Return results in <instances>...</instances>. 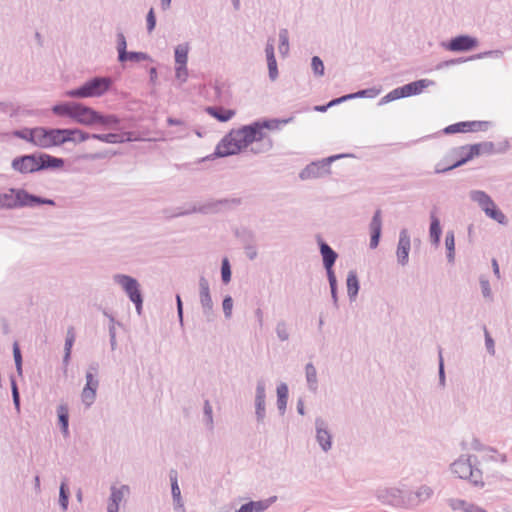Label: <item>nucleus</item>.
Instances as JSON below:
<instances>
[{"mask_svg":"<svg viewBox=\"0 0 512 512\" xmlns=\"http://www.w3.org/2000/svg\"><path fill=\"white\" fill-rule=\"evenodd\" d=\"M116 50H117V57L123 56L124 53L127 51V40L124 35V33L121 30H117L116 33Z\"/></svg>","mask_w":512,"mask_h":512,"instance_id":"4d7b16f0","label":"nucleus"},{"mask_svg":"<svg viewBox=\"0 0 512 512\" xmlns=\"http://www.w3.org/2000/svg\"><path fill=\"white\" fill-rule=\"evenodd\" d=\"M370 243L371 249H376L379 245L381 234H382V219L381 210L377 209L371 219L370 225Z\"/></svg>","mask_w":512,"mask_h":512,"instance_id":"393cba45","label":"nucleus"},{"mask_svg":"<svg viewBox=\"0 0 512 512\" xmlns=\"http://www.w3.org/2000/svg\"><path fill=\"white\" fill-rule=\"evenodd\" d=\"M492 126L490 121H460L454 124H450L443 129V133L451 135L455 133H469L487 131Z\"/></svg>","mask_w":512,"mask_h":512,"instance_id":"9b49d317","label":"nucleus"},{"mask_svg":"<svg viewBox=\"0 0 512 512\" xmlns=\"http://www.w3.org/2000/svg\"><path fill=\"white\" fill-rule=\"evenodd\" d=\"M277 501V496H271L267 499H262L258 501H249L244 503L248 506V509L251 512H263L267 510L272 504H274Z\"/></svg>","mask_w":512,"mask_h":512,"instance_id":"a19ab883","label":"nucleus"},{"mask_svg":"<svg viewBox=\"0 0 512 512\" xmlns=\"http://www.w3.org/2000/svg\"><path fill=\"white\" fill-rule=\"evenodd\" d=\"M70 489L67 479L61 481L59 486V505L63 511H67L69 506Z\"/></svg>","mask_w":512,"mask_h":512,"instance_id":"c03bdc74","label":"nucleus"},{"mask_svg":"<svg viewBox=\"0 0 512 512\" xmlns=\"http://www.w3.org/2000/svg\"><path fill=\"white\" fill-rule=\"evenodd\" d=\"M113 84L110 76H94L80 86L67 90L65 95L72 99L99 98L110 91Z\"/></svg>","mask_w":512,"mask_h":512,"instance_id":"20e7f679","label":"nucleus"},{"mask_svg":"<svg viewBox=\"0 0 512 512\" xmlns=\"http://www.w3.org/2000/svg\"><path fill=\"white\" fill-rule=\"evenodd\" d=\"M65 165V159L45 152L36 151L12 159L11 168L21 174H34L46 170H58Z\"/></svg>","mask_w":512,"mask_h":512,"instance_id":"f257e3e1","label":"nucleus"},{"mask_svg":"<svg viewBox=\"0 0 512 512\" xmlns=\"http://www.w3.org/2000/svg\"><path fill=\"white\" fill-rule=\"evenodd\" d=\"M265 55L268 67V75L271 81H275L279 76L277 60L275 57L274 40L268 39L265 46Z\"/></svg>","mask_w":512,"mask_h":512,"instance_id":"a878e982","label":"nucleus"},{"mask_svg":"<svg viewBox=\"0 0 512 512\" xmlns=\"http://www.w3.org/2000/svg\"><path fill=\"white\" fill-rule=\"evenodd\" d=\"M469 196L473 202L479 205L483 212L487 211L495 203L491 196L482 190H472Z\"/></svg>","mask_w":512,"mask_h":512,"instance_id":"72a5a7b5","label":"nucleus"},{"mask_svg":"<svg viewBox=\"0 0 512 512\" xmlns=\"http://www.w3.org/2000/svg\"><path fill=\"white\" fill-rule=\"evenodd\" d=\"M351 156L350 154H336L331 155L329 157L323 158L321 160H317L311 162L306 165L299 173V178L301 180H309L323 177L324 175L330 174V165L340 158Z\"/></svg>","mask_w":512,"mask_h":512,"instance_id":"0eeeda50","label":"nucleus"},{"mask_svg":"<svg viewBox=\"0 0 512 512\" xmlns=\"http://www.w3.org/2000/svg\"><path fill=\"white\" fill-rule=\"evenodd\" d=\"M97 110L81 102H76L72 121L87 127L96 125Z\"/></svg>","mask_w":512,"mask_h":512,"instance_id":"4468645a","label":"nucleus"},{"mask_svg":"<svg viewBox=\"0 0 512 512\" xmlns=\"http://www.w3.org/2000/svg\"><path fill=\"white\" fill-rule=\"evenodd\" d=\"M35 134H36V127H34V128L25 127L22 129L14 130L12 132V135L14 137H16L18 139L25 140V141L31 143L32 145H34Z\"/></svg>","mask_w":512,"mask_h":512,"instance_id":"09e8293b","label":"nucleus"},{"mask_svg":"<svg viewBox=\"0 0 512 512\" xmlns=\"http://www.w3.org/2000/svg\"><path fill=\"white\" fill-rule=\"evenodd\" d=\"M199 303L202 315L206 323H212L217 319V313L211 296L210 284L205 276L201 275L198 280Z\"/></svg>","mask_w":512,"mask_h":512,"instance_id":"6e6552de","label":"nucleus"},{"mask_svg":"<svg viewBox=\"0 0 512 512\" xmlns=\"http://www.w3.org/2000/svg\"><path fill=\"white\" fill-rule=\"evenodd\" d=\"M346 286H347V295L350 302L356 300L359 290H360V282L355 270H350L347 274L346 278Z\"/></svg>","mask_w":512,"mask_h":512,"instance_id":"2f4dec72","label":"nucleus"},{"mask_svg":"<svg viewBox=\"0 0 512 512\" xmlns=\"http://www.w3.org/2000/svg\"><path fill=\"white\" fill-rule=\"evenodd\" d=\"M381 92V88L370 87L366 89L358 90L357 92L349 93L352 99L356 98H369L373 99L377 97Z\"/></svg>","mask_w":512,"mask_h":512,"instance_id":"864d4df0","label":"nucleus"},{"mask_svg":"<svg viewBox=\"0 0 512 512\" xmlns=\"http://www.w3.org/2000/svg\"><path fill=\"white\" fill-rule=\"evenodd\" d=\"M476 462L477 457L474 455H469L467 457L461 456L451 464V470L460 479L467 480L469 475H471V471Z\"/></svg>","mask_w":512,"mask_h":512,"instance_id":"f3484780","label":"nucleus"},{"mask_svg":"<svg viewBox=\"0 0 512 512\" xmlns=\"http://www.w3.org/2000/svg\"><path fill=\"white\" fill-rule=\"evenodd\" d=\"M12 350H13V358H14V362H15L16 371H17V374L21 377L23 375V358H22V353H21V349H20L18 342L13 343Z\"/></svg>","mask_w":512,"mask_h":512,"instance_id":"5fc2aeb1","label":"nucleus"},{"mask_svg":"<svg viewBox=\"0 0 512 512\" xmlns=\"http://www.w3.org/2000/svg\"><path fill=\"white\" fill-rule=\"evenodd\" d=\"M124 490L129 491V487L127 485H122L120 488H117L116 486H111V493L107 504V511L119 512V505L123 500Z\"/></svg>","mask_w":512,"mask_h":512,"instance_id":"c756f323","label":"nucleus"},{"mask_svg":"<svg viewBox=\"0 0 512 512\" xmlns=\"http://www.w3.org/2000/svg\"><path fill=\"white\" fill-rule=\"evenodd\" d=\"M243 150L245 149L242 146L240 138L236 136L235 129H232L218 142L214 152L202 158V161L237 155Z\"/></svg>","mask_w":512,"mask_h":512,"instance_id":"39448f33","label":"nucleus"},{"mask_svg":"<svg viewBox=\"0 0 512 512\" xmlns=\"http://www.w3.org/2000/svg\"><path fill=\"white\" fill-rule=\"evenodd\" d=\"M75 339H76V334H75V331H74V327L70 326L67 329V333H66L65 344H64V351H71L72 352V348H73V345L75 343Z\"/></svg>","mask_w":512,"mask_h":512,"instance_id":"774afa93","label":"nucleus"},{"mask_svg":"<svg viewBox=\"0 0 512 512\" xmlns=\"http://www.w3.org/2000/svg\"><path fill=\"white\" fill-rule=\"evenodd\" d=\"M311 69L316 77H322L324 75V62L319 56H313L311 58Z\"/></svg>","mask_w":512,"mask_h":512,"instance_id":"13d9d810","label":"nucleus"},{"mask_svg":"<svg viewBox=\"0 0 512 512\" xmlns=\"http://www.w3.org/2000/svg\"><path fill=\"white\" fill-rule=\"evenodd\" d=\"M34 146L42 149L57 147L54 128L36 127Z\"/></svg>","mask_w":512,"mask_h":512,"instance_id":"aec40b11","label":"nucleus"},{"mask_svg":"<svg viewBox=\"0 0 512 512\" xmlns=\"http://www.w3.org/2000/svg\"><path fill=\"white\" fill-rule=\"evenodd\" d=\"M293 117L289 118H261L257 119L263 131L280 130L282 126L293 121Z\"/></svg>","mask_w":512,"mask_h":512,"instance_id":"c9c22d12","label":"nucleus"},{"mask_svg":"<svg viewBox=\"0 0 512 512\" xmlns=\"http://www.w3.org/2000/svg\"><path fill=\"white\" fill-rule=\"evenodd\" d=\"M435 85V82L430 79H419L402 85L406 97L416 96L421 94L424 89Z\"/></svg>","mask_w":512,"mask_h":512,"instance_id":"cd10ccee","label":"nucleus"},{"mask_svg":"<svg viewBox=\"0 0 512 512\" xmlns=\"http://www.w3.org/2000/svg\"><path fill=\"white\" fill-rule=\"evenodd\" d=\"M316 240L327 277L336 276L334 271V265L338 258L337 252L334 249H332L331 246L325 240H323V238L320 235L316 236Z\"/></svg>","mask_w":512,"mask_h":512,"instance_id":"f8f14e48","label":"nucleus"},{"mask_svg":"<svg viewBox=\"0 0 512 512\" xmlns=\"http://www.w3.org/2000/svg\"><path fill=\"white\" fill-rule=\"evenodd\" d=\"M446 257L449 263L455 260V236L452 230L446 232L445 236Z\"/></svg>","mask_w":512,"mask_h":512,"instance_id":"49530a36","label":"nucleus"},{"mask_svg":"<svg viewBox=\"0 0 512 512\" xmlns=\"http://www.w3.org/2000/svg\"><path fill=\"white\" fill-rule=\"evenodd\" d=\"M85 379L86 384L82 390L81 398L84 405L86 407H90L96 399L99 380L96 377L92 376L91 373H86Z\"/></svg>","mask_w":512,"mask_h":512,"instance_id":"4be33fe9","label":"nucleus"},{"mask_svg":"<svg viewBox=\"0 0 512 512\" xmlns=\"http://www.w3.org/2000/svg\"><path fill=\"white\" fill-rule=\"evenodd\" d=\"M232 271L229 259L227 257L222 259L221 262V280L224 284H228L231 281Z\"/></svg>","mask_w":512,"mask_h":512,"instance_id":"bf43d9fd","label":"nucleus"},{"mask_svg":"<svg viewBox=\"0 0 512 512\" xmlns=\"http://www.w3.org/2000/svg\"><path fill=\"white\" fill-rule=\"evenodd\" d=\"M255 417L258 424L266 418V383L264 379L257 380L255 389Z\"/></svg>","mask_w":512,"mask_h":512,"instance_id":"dca6fc26","label":"nucleus"},{"mask_svg":"<svg viewBox=\"0 0 512 512\" xmlns=\"http://www.w3.org/2000/svg\"><path fill=\"white\" fill-rule=\"evenodd\" d=\"M442 235V227L440 223V219L436 216L435 212L432 211L430 213V227H429V236L431 243L435 246L440 244Z\"/></svg>","mask_w":512,"mask_h":512,"instance_id":"473e14b6","label":"nucleus"},{"mask_svg":"<svg viewBox=\"0 0 512 512\" xmlns=\"http://www.w3.org/2000/svg\"><path fill=\"white\" fill-rule=\"evenodd\" d=\"M19 106H15L12 102H0V111L9 113L10 117H15L19 114Z\"/></svg>","mask_w":512,"mask_h":512,"instance_id":"69168bd1","label":"nucleus"},{"mask_svg":"<svg viewBox=\"0 0 512 512\" xmlns=\"http://www.w3.org/2000/svg\"><path fill=\"white\" fill-rule=\"evenodd\" d=\"M411 249V239L409 232L403 228L399 232V240L397 244L396 256L397 262L401 266L407 265L409 261V252Z\"/></svg>","mask_w":512,"mask_h":512,"instance_id":"a211bd4d","label":"nucleus"},{"mask_svg":"<svg viewBox=\"0 0 512 512\" xmlns=\"http://www.w3.org/2000/svg\"><path fill=\"white\" fill-rule=\"evenodd\" d=\"M189 47L187 44H179L174 49V58L176 65H187Z\"/></svg>","mask_w":512,"mask_h":512,"instance_id":"de8ad7c7","label":"nucleus"},{"mask_svg":"<svg viewBox=\"0 0 512 512\" xmlns=\"http://www.w3.org/2000/svg\"><path fill=\"white\" fill-rule=\"evenodd\" d=\"M113 281L122 287L130 301L142 296L140 284L136 278L126 274H115Z\"/></svg>","mask_w":512,"mask_h":512,"instance_id":"2eb2a0df","label":"nucleus"},{"mask_svg":"<svg viewBox=\"0 0 512 512\" xmlns=\"http://www.w3.org/2000/svg\"><path fill=\"white\" fill-rule=\"evenodd\" d=\"M54 130L57 147L68 142L78 144L85 141L80 140L81 134H85V131L79 128H54Z\"/></svg>","mask_w":512,"mask_h":512,"instance_id":"6ab92c4d","label":"nucleus"},{"mask_svg":"<svg viewBox=\"0 0 512 512\" xmlns=\"http://www.w3.org/2000/svg\"><path fill=\"white\" fill-rule=\"evenodd\" d=\"M467 480H469V482L475 487H484V482L482 480V471L476 468L475 465L473 466L471 475H469Z\"/></svg>","mask_w":512,"mask_h":512,"instance_id":"052dcab7","label":"nucleus"},{"mask_svg":"<svg viewBox=\"0 0 512 512\" xmlns=\"http://www.w3.org/2000/svg\"><path fill=\"white\" fill-rule=\"evenodd\" d=\"M275 331H276L277 337L280 341L284 342L289 339V333H288L287 324L285 321H283V320L278 321Z\"/></svg>","mask_w":512,"mask_h":512,"instance_id":"e2e57ef3","label":"nucleus"},{"mask_svg":"<svg viewBox=\"0 0 512 512\" xmlns=\"http://www.w3.org/2000/svg\"><path fill=\"white\" fill-rule=\"evenodd\" d=\"M222 309L226 319H230L232 317L233 311V298L231 295H225L222 300Z\"/></svg>","mask_w":512,"mask_h":512,"instance_id":"0e129e2a","label":"nucleus"},{"mask_svg":"<svg viewBox=\"0 0 512 512\" xmlns=\"http://www.w3.org/2000/svg\"><path fill=\"white\" fill-rule=\"evenodd\" d=\"M432 495L433 489L427 485L420 486L415 492L408 491L406 492V508L416 507L430 499Z\"/></svg>","mask_w":512,"mask_h":512,"instance_id":"5701e85b","label":"nucleus"},{"mask_svg":"<svg viewBox=\"0 0 512 512\" xmlns=\"http://www.w3.org/2000/svg\"><path fill=\"white\" fill-rule=\"evenodd\" d=\"M479 44L476 37L469 34H459L448 41L441 43V46L451 52H469L474 50Z\"/></svg>","mask_w":512,"mask_h":512,"instance_id":"9d476101","label":"nucleus"},{"mask_svg":"<svg viewBox=\"0 0 512 512\" xmlns=\"http://www.w3.org/2000/svg\"><path fill=\"white\" fill-rule=\"evenodd\" d=\"M234 236L241 242L243 247L256 243L255 232L245 226L237 227L233 230Z\"/></svg>","mask_w":512,"mask_h":512,"instance_id":"f704fd0d","label":"nucleus"},{"mask_svg":"<svg viewBox=\"0 0 512 512\" xmlns=\"http://www.w3.org/2000/svg\"><path fill=\"white\" fill-rule=\"evenodd\" d=\"M279 53L285 57L289 52V32L286 28H281L279 30Z\"/></svg>","mask_w":512,"mask_h":512,"instance_id":"3c124183","label":"nucleus"},{"mask_svg":"<svg viewBox=\"0 0 512 512\" xmlns=\"http://www.w3.org/2000/svg\"><path fill=\"white\" fill-rule=\"evenodd\" d=\"M121 124V120L114 114H103L97 112L96 125H101L105 128H118Z\"/></svg>","mask_w":512,"mask_h":512,"instance_id":"ea45409f","label":"nucleus"},{"mask_svg":"<svg viewBox=\"0 0 512 512\" xmlns=\"http://www.w3.org/2000/svg\"><path fill=\"white\" fill-rule=\"evenodd\" d=\"M214 92V100L217 102H225L229 98V90L224 82L216 81L212 86Z\"/></svg>","mask_w":512,"mask_h":512,"instance_id":"37998d69","label":"nucleus"},{"mask_svg":"<svg viewBox=\"0 0 512 512\" xmlns=\"http://www.w3.org/2000/svg\"><path fill=\"white\" fill-rule=\"evenodd\" d=\"M156 23H157V19H156L155 10L153 7H151L148 10L147 15H146V28H147L148 33H151L154 31V29L156 27Z\"/></svg>","mask_w":512,"mask_h":512,"instance_id":"338daca9","label":"nucleus"},{"mask_svg":"<svg viewBox=\"0 0 512 512\" xmlns=\"http://www.w3.org/2000/svg\"><path fill=\"white\" fill-rule=\"evenodd\" d=\"M10 385H11V393H12V401L15 410L17 413H20L21 411V398H20V392L17 385V381L14 375L10 376Z\"/></svg>","mask_w":512,"mask_h":512,"instance_id":"603ef678","label":"nucleus"},{"mask_svg":"<svg viewBox=\"0 0 512 512\" xmlns=\"http://www.w3.org/2000/svg\"><path fill=\"white\" fill-rule=\"evenodd\" d=\"M240 204L241 198H223L218 200H211L199 206L193 205L190 209L187 210L178 209L172 216L180 217L192 213L214 214L220 212L222 208H226L231 205L238 206Z\"/></svg>","mask_w":512,"mask_h":512,"instance_id":"423d86ee","label":"nucleus"},{"mask_svg":"<svg viewBox=\"0 0 512 512\" xmlns=\"http://www.w3.org/2000/svg\"><path fill=\"white\" fill-rule=\"evenodd\" d=\"M305 375L310 391L315 392L318 388L317 371L313 363L309 362L305 366Z\"/></svg>","mask_w":512,"mask_h":512,"instance_id":"79ce46f5","label":"nucleus"},{"mask_svg":"<svg viewBox=\"0 0 512 512\" xmlns=\"http://www.w3.org/2000/svg\"><path fill=\"white\" fill-rule=\"evenodd\" d=\"M277 394V409L280 415H284L287 408L289 389L288 385L284 382L280 383L276 388Z\"/></svg>","mask_w":512,"mask_h":512,"instance_id":"4c0bfd02","label":"nucleus"},{"mask_svg":"<svg viewBox=\"0 0 512 512\" xmlns=\"http://www.w3.org/2000/svg\"><path fill=\"white\" fill-rule=\"evenodd\" d=\"M57 413V424L64 438L70 436L69 431V407L67 404L62 403L58 405L56 409Z\"/></svg>","mask_w":512,"mask_h":512,"instance_id":"c85d7f7f","label":"nucleus"},{"mask_svg":"<svg viewBox=\"0 0 512 512\" xmlns=\"http://www.w3.org/2000/svg\"><path fill=\"white\" fill-rule=\"evenodd\" d=\"M402 98H406V96L404 94L403 87L400 86V87H397V88L391 90L385 96H383L379 100L378 105L382 106V105H385L387 103H390L392 101H395V100H398V99H402Z\"/></svg>","mask_w":512,"mask_h":512,"instance_id":"8fccbe9b","label":"nucleus"},{"mask_svg":"<svg viewBox=\"0 0 512 512\" xmlns=\"http://www.w3.org/2000/svg\"><path fill=\"white\" fill-rule=\"evenodd\" d=\"M89 139H94V140H98V141H101L104 143H110V144H118V143H123L126 141L125 135L122 133L111 132V133L100 134V133H88L85 131V134H81L80 140L87 141Z\"/></svg>","mask_w":512,"mask_h":512,"instance_id":"bb28decb","label":"nucleus"},{"mask_svg":"<svg viewBox=\"0 0 512 512\" xmlns=\"http://www.w3.org/2000/svg\"><path fill=\"white\" fill-rule=\"evenodd\" d=\"M328 279V282H329V286H330V293H331V298H332V302H333V306L338 309L339 308V303H338V281H337V277L336 276H330V277H327Z\"/></svg>","mask_w":512,"mask_h":512,"instance_id":"6e6d98bb","label":"nucleus"},{"mask_svg":"<svg viewBox=\"0 0 512 512\" xmlns=\"http://www.w3.org/2000/svg\"><path fill=\"white\" fill-rule=\"evenodd\" d=\"M316 440L324 452H328L332 447V435L327 428L326 422L318 417L315 420Z\"/></svg>","mask_w":512,"mask_h":512,"instance_id":"412c9836","label":"nucleus"},{"mask_svg":"<svg viewBox=\"0 0 512 512\" xmlns=\"http://www.w3.org/2000/svg\"><path fill=\"white\" fill-rule=\"evenodd\" d=\"M28 208V191L24 188H9L0 193V209Z\"/></svg>","mask_w":512,"mask_h":512,"instance_id":"1a4fd4ad","label":"nucleus"},{"mask_svg":"<svg viewBox=\"0 0 512 512\" xmlns=\"http://www.w3.org/2000/svg\"><path fill=\"white\" fill-rule=\"evenodd\" d=\"M117 60L121 64L126 62L139 63L142 61H152L151 56L142 51H126L123 56L117 57Z\"/></svg>","mask_w":512,"mask_h":512,"instance_id":"58836bf2","label":"nucleus"},{"mask_svg":"<svg viewBox=\"0 0 512 512\" xmlns=\"http://www.w3.org/2000/svg\"><path fill=\"white\" fill-rule=\"evenodd\" d=\"M77 101L60 102L52 106L54 115L73 119L74 109Z\"/></svg>","mask_w":512,"mask_h":512,"instance_id":"e433bc0d","label":"nucleus"},{"mask_svg":"<svg viewBox=\"0 0 512 512\" xmlns=\"http://www.w3.org/2000/svg\"><path fill=\"white\" fill-rule=\"evenodd\" d=\"M42 205L55 206L56 202L51 198H46L28 192V208H35Z\"/></svg>","mask_w":512,"mask_h":512,"instance_id":"a18cd8bd","label":"nucleus"},{"mask_svg":"<svg viewBox=\"0 0 512 512\" xmlns=\"http://www.w3.org/2000/svg\"><path fill=\"white\" fill-rule=\"evenodd\" d=\"M455 153L459 154V158L448 166H443L440 162L435 166L436 174H444L460 166L465 165L475 157L482 154L492 155L494 154V143L491 141H484L475 144H467L460 146L454 150Z\"/></svg>","mask_w":512,"mask_h":512,"instance_id":"7ed1b4c3","label":"nucleus"},{"mask_svg":"<svg viewBox=\"0 0 512 512\" xmlns=\"http://www.w3.org/2000/svg\"><path fill=\"white\" fill-rule=\"evenodd\" d=\"M503 56V51L501 50H488L484 52H480L474 55L470 56V59L478 60V59H484V58H496L499 59Z\"/></svg>","mask_w":512,"mask_h":512,"instance_id":"680f3d73","label":"nucleus"},{"mask_svg":"<svg viewBox=\"0 0 512 512\" xmlns=\"http://www.w3.org/2000/svg\"><path fill=\"white\" fill-rule=\"evenodd\" d=\"M207 114L218 120L219 122L225 123L231 120L235 115V110L226 109L218 106H207L205 108Z\"/></svg>","mask_w":512,"mask_h":512,"instance_id":"7c9ffc66","label":"nucleus"},{"mask_svg":"<svg viewBox=\"0 0 512 512\" xmlns=\"http://www.w3.org/2000/svg\"><path fill=\"white\" fill-rule=\"evenodd\" d=\"M235 133L236 136L240 138L244 149L248 148V146L253 143L260 142V144L251 147L250 151L254 154L268 152L273 146L271 138H269L265 131L262 130L258 120L235 129Z\"/></svg>","mask_w":512,"mask_h":512,"instance_id":"f03ea898","label":"nucleus"},{"mask_svg":"<svg viewBox=\"0 0 512 512\" xmlns=\"http://www.w3.org/2000/svg\"><path fill=\"white\" fill-rule=\"evenodd\" d=\"M377 498L384 505H389L395 508H406V493L398 488L391 487L380 489L377 491Z\"/></svg>","mask_w":512,"mask_h":512,"instance_id":"ddd939ff","label":"nucleus"},{"mask_svg":"<svg viewBox=\"0 0 512 512\" xmlns=\"http://www.w3.org/2000/svg\"><path fill=\"white\" fill-rule=\"evenodd\" d=\"M171 484V495L173 499V508L175 512H185L184 502L181 496V490L178 484V472L175 469L169 471Z\"/></svg>","mask_w":512,"mask_h":512,"instance_id":"b1692460","label":"nucleus"}]
</instances>
